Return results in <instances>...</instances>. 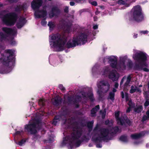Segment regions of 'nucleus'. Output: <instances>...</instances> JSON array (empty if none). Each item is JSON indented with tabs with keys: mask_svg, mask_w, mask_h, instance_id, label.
Segmentation results:
<instances>
[{
	"mask_svg": "<svg viewBox=\"0 0 149 149\" xmlns=\"http://www.w3.org/2000/svg\"><path fill=\"white\" fill-rule=\"evenodd\" d=\"M82 134V130H79L77 127H76L75 129L73 130L70 136H66L63 138L62 142L63 144L65 145L68 143L71 148L73 147L74 144L76 147H79L82 142L81 140L79 139Z\"/></svg>",
	"mask_w": 149,
	"mask_h": 149,
	"instance_id": "obj_1",
	"label": "nucleus"
},
{
	"mask_svg": "<svg viewBox=\"0 0 149 149\" xmlns=\"http://www.w3.org/2000/svg\"><path fill=\"white\" fill-rule=\"evenodd\" d=\"M51 39L55 41H50V44L54 47H58V51H63L64 49V46L66 44L67 40V37L65 33L60 34L57 33L53 34L50 36Z\"/></svg>",
	"mask_w": 149,
	"mask_h": 149,
	"instance_id": "obj_2",
	"label": "nucleus"
},
{
	"mask_svg": "<svg viewBox=\"0 0 149 149\" xmlns=\"http://www.w3.org/2000/svg\"><path fill=\"white\" fill-rule=\"evenodd\" d=\"M87 34L84 33H82L78 36L74 37L72 40H70L67 42L66 47L69 49L74 47L81 43L83 45L84 44L87 42Z\"/></svg>",
	"mask_w": 149,
	"mask_h": 149,
	"instance_id": "obj_3",
	"label": "nucleus"
},
{
	"mask_svg": "<svg viewBox=\"0 0 149 149\" xmlns=\"http://www.w3.org/2000/svg\"><path fill=\"white\" fill-rule=\"evenodd\" d=\"M3 22L7 26H13L16 23L17 19V14L15 12H11L3 15L1 13H0V16Z\"/></svg>",
	"mask_w": 149,
	"mask_h": 149,
	"instance_id": "obj_4",
	"label": "nucleus"
},
{
	"mask_svg": "<svg viewBox=\"0 0 149 149\" xmlns=\"http://www.w3.org/2000/svg\"><path fill=\"white\" fill-rule=\"evenodd\" d=\"M132 17L133 20L139 22L143 20L144 14L142 11L141 6L139 5L134 6L132 9Z\"/></svg>",
	"mask_w": 149,
	"mask_h": 149,
	"instance_id": "obj_5",
	"label": "nucleus"
},
{
	"mask_svg": "<svg viewBox=\"0 0 149 149\" xmlns=\"http://www.w3.org/2000/svg\"><path fill=\"white\" fill-rule=\"evenodd\" d=\"M99 132L100 134L98 135V136L92 138L93 141L95 142H101L102 141L109 140V134L110 132L109 130L107 128H102L100 129Z\"/></svg>",
	"mask_w": 149,
	"mask_h": 149,
	"instance_id": "obj_6",
	"label": "nucleus"
},
{
	"mask_svg": "<svg viewBox=\"0 0 149 149\" xmlns=\"http://www.w3.org/2000/svg\"><path fill=\"white\" fill-rule=\"evenodd\" d=\"M40 121L37 120L36 122H33L32 123L26 125H25V131L31 134H34L37 133V129L40 130L41 126L39 125Z\"/></svg>",
	"mask_w": 149,
	"mask_h": 149,
	"instance_id": "obj_7",
	"label": "nucleus"
},
{
	"mask_svg": "<svg viewBox=\"0 0 149 149\" xmlns=\"http://www.w3.org/2000/svg\"><path fill=\"white\" fill-rule=\"evenodd\" d=\"M14 51L12 49H7L5 51V53L6 54H9V56H3L1 59L2 60V64L4 65L8 66L9 63L12 61L14 57L13 56Z\"/></svg>",
	"mask_w": 149,
	"mask_h": 149,
	"instance_id": "obj_8",
	"label": "nucleus"
},
{
	"mask_svg": "<svg viewBox=\"0 0 149 149\" xmlns=\"http://www.w3.org/2000/svg\"><path fill=\"white\" fill-rule=\"evenodd\" d=\"M119 112L115 113V117L117 122V124L121 126L125 125L126 123L129 126L131 125L132 122L130 120L128 119L127 117L125 118L124 116L119 117Z\"/></svg>",
	"mask_w": 149,
	"mask_h": 149,
	"instance_id": "obj_9",
	"label": "nucleus"
},
{
	"mask_svg": "<svg viewBox=\"0 0 149 149\" xmlns=\"http://www.w3.org/2000/svg\"><path fill=\"white\" fill-rule=\"evenodd\" d=\"M133 58L134 60L140 63H146L147 60V54L145 53L142 52H140L139 53H136L133 56Z\"/></svg>",
	"mask_w": 149,
	"mask_h": 149,
	"instance_id": "obj_10",
	"label": "nucleus"
},
{
	"mask_svg": "<svg viewBox=\"0 0 149 149\" xmlns=\"http://www.w3.org/2000/svg\"><path fill=\"white\" fill-rule=\"evenodd\" d=\"M46 6H44L43 9L37 10L35 11L34 15L36 18H40L46 17L47 14V12L46 8Z\"/></svg>",
	"mask_w": 149,
	"mask_h": 149,
	"instance_id": "obj_11",
	"label": "nucleus"
},
{
	"mask_svg": "<svg viewBox=\"0 0 149 149\" xmlns=\"http://www.w3.org/2000/svg\"><path fill=\"white\" fill-rule=\"evenodd\" d=\"M61 13V10L57 6H54L52 7L51 10L49 13V17L51 18L55 16L58 17Z\"/></svg>",
	"mask_w": 149,
	"mask_h": 149,
	"instance_id": "obj_12",
	"label": "nucleus"
},
{
	"mask_svg": "<svg viewBox=\"0 0 149 149\" xmlns=\"http://www.w3.org/2000/svg\"><path fill=\"white\" fill-rule=\"evenodd\" d=\"M107 59L111 67L113 68L117 69L118 61L117 58L115 56H108Z\"/></svg>",
	"mask_w": 149,
	"mask_h": 149,
	"instance_id": "obj_13",
	"label": "nucleus"
},
{
	"mask_svg": "<svg viewBox=\"0 0 149 149\" xmlns=\"http://www.w3.org/2000/svg\"><path fill=\"white\" fill-rule=\"evenodd\" d=\"M148 65L146 63H140V64H136L134 67V69L136 70H143L146 72H149V69L146 68H143L144 67H147Z\"/></svg>",
	"mask_w": 149,
	"mask_h": 149,
	"instance_id": "obj_14",
	"label": "nucleus"
},
{
	"mask_svg": "<svg viewBox=\"0 0 149 149\" xmlns=\"http://www.w3.org/2000/svg\"><path fill=\"white\" fill-rule=\"evenodd\" d=\"M42 3V0H33L31 3V7L33 10L36 11L39 9Z\"/></svg>",
	"mask_w": 149,
	"mask_h": 149,
	"instance_id": "obj_15",
	"label": "nucleus"
},
{
	"mask_svg": "<svg viewBox=\"0 0 149 149\" xmlns=\"http://www.w3.org/2000/svg\"><path fill=\"white\" fill-rule=\"evenodd\" d=\"M116 73H117V72L115 70H113L110 71L108 75L109 78L111 79L113 81H117L118 77L116 76Z\"/></svg>",
	"mask_w": 149,
	"mask_h": 149,
	"instance_id": "obj_16",
	"label": "nucleus"
},
{
	"mask_svg": "<svg viewBox=\"0 0 149 149\" xmlns=\"http://www.w3.org/2000/svg\"><path fill=\"white\" fill-rule=\"evenodd\" d=\"M2 29V31L8 35L10 36L14 34L15 31L11 28L5 27H3Z\"/></svg>",
	"mask_w": 149,
	"mask_h": 149,
	"instance_id": "obj_17",
	"label": "nucleus"
},
{
	"mask_svg": "<svg viewBox=\"0 0 149 149\" xmlns=\"http://www.w3.org/2000/svg\"><path fill=\"white\" fill-rule=\"evenodd\" d=\"M25 23V18L21 17L19 19L18 21L16 23V26L18 29H21Z\"/></svg>",
	"mask_w": 149,
	"mask_h": 149,
	"instance_id": "obj_18",
	"label": "nucleus"
},
{
	"mask_svg": "<svg viewBox=\"0 0 149 149\" xmlns=\"http://www.w3.org/2000/svg\"><path fill=\"white\" fill-rule=\"evenodd\" d=\"M64 29L65 32L69 33L71 29L72 24L70 22L66 23L63 24Z\"/></svg>",
	"mask_w": 149,
	"mask_h": 149,
	"instance_id": "obj_19",
	"label": "nucleus"
},
{
	"mask_svg": "<svg viewBox=\"0 0 149 149\" xmlns=\"http://www.w3.org/2000/svg\"><path fill=\"white\" fill-rule=\"evenodd\" d=\"M62 101L63 100L61 97L57 96L53 102V104L54 106H58L61 104Z\"/></svg>",
	"mask_w": 149,
	"mask_h": 149,
	"instance_id": "obj_20",
	"label": "nucleus"
},
{
	"mask_svg": "<svg viewBox=\"0 0 149 149\" xmlns=\"http://www.w3.org/2000/svg\"><path fill=\"white\" fill-rule=\"evenodd\" d=\"M109 85L108 82L105 80H102L100 81L97 84V86L98 88H102L103 86H107V89H108V85Z\"/></svg>",
	"mask_w": 149,
	"mask_h": 149,
	"instance_id": "obj_21",
	"label": "nucleus"
},
{
	"mask_svg": "<svg viewBox=\"0 0 149 149\" xmlns=\"http://www.w3.org/2000/svg\"><path fill=\"white\" fill-rule=\"evenodd\" d=\"M142 136V134L140 133L132 134L130 136L131 138L133 139H137L141 138Z\"/></svg>",
	"mask_w": 149,
	"mask_h": 149,
	"instance_id": "obj_22",
	"label": "nucleus"
},
{
	"mask_svg": "<svg viewBox=\"0 0 149 149\" xmlns=\"http://www.w3.org/2000/svg\"><path fill=\"white\" fill-rule=\"evenodd\" d=\"M136 91L138 92H139L141 91L140 89L137 86H135V88H134V86L133 85H132L131 86V89L130 91V92L131 94H132Z\"/></svg>",
	"mask_w": 149,
	"mask_h": 149,
	"instance_id": "obj_23",
	"label": "nucleus"
},
{
	"mask_svg": "<svg viewBox=\"0 0 149 149\" xmlns=\"http://www.w3.org/2000/svg\"><path fill=\"white\" fill-rule=\"evenodd\" d=\"M24 6L23 5L17 6L15 8V11L16 12L20 13L22 10H24Z\"/></svg>",
	"mask_w": 149,
	"mask_h": 149,
	"instance_id": "obj_24",
	"label": "nucleus"
},
{
	"mask_svg": "<svg viewBox=\"0 0 149 149\" xmlns=\"http://www.w3.org/2000/svg\"><path fill=\"white\" fill-rule=\"evenodd\" d=\"M143 110V106L142 105H140L138 107L134 108V111L135 112L139 113H141Z\"/></svg>",
	"mask_w": 149,
	"mask_h": 149,
	"instance_id": "obj_25",
	"label": "nucleus"
},
{
	"mask_svg": "<svg viewBox=\"0 0 149 149\" xmlns=\"http://www.w3.org/2000/svg\"><path fill=\"white\" fill-rule=\"evenodd\" d=\"M119 140L124 142H127L128 141L127 135H121L119 138Z\"/></svg>",
	"mask_w": 149,
	"mask_h": 149,
	"instance_id": "obj_26",
	"label": "nucleus"
},
{
	"mask_svg": "<svg viewBox=\"0 0 149 149\" xmlns=\"http://www.w3.org/2000/svg\"><path fill=\"white\" fill-rule=\"evenodd\" d=\"M119 129L118 126H116L114 127H112L110 130V132L111 134H116L118 131Z\"/></svg>",
	"mask_w": 149,
	"mask_h": 149,
	"instance_id": "obj_27",
	"label": "nucleus"
},
{
	"mask_svg": "<svg viewBox=\"0 0 149 149\" xmlns=\"http://www.w3.org/2000/svg\"><path fill=\"white\" fill-rule=\"evenodd\" d=\"M60 117L59 116H56L54 117L52 122V124L56 125L58 122L60 120Z\"/></svg>",
	"mask_w": 149,
	"mask_h": 149,
	"instance_id": "obj_28",
	"label": "nucleus"
},
{
	"mask_svg": "<svg viewBox=\"0 0 149 149\" xmlns=\"http://www.w3.org/2000/svg\"><path fill=\"white\" fill-rule=\"evenodd\" d=\"M87 96L91 102H93L95 100L93 96V94L92 92H90L88 93Z\"/></svg>",
	"mask_w": 149,
	"mask_h": 149,
	"instance_id": "obj_29",
	"label": "nucleus"
},
{
	"mask_svg": "<svg viewBox=\"0 0 149 149\" xmlns=\"http://www.w3.org/2000/svg\"><path fill=\"white\" fill-rule=\"evenodd\" d=\"M108 89H107V86H103L102 88H100L99 89L100 90H102V91H104L105 93H107L109 89L110 86V85H108Z\"/></svg>",
	"mask_w": 149,
	"mask_h": 149,
	"instance_id": "obj_30",
	"label": "nucleus"
},
{
	"mask_svg": "<svg viewBox=\"0 0 149 149\" xmlns=\"http://www.w3.org/2000/svg\"><path fill=\"white\" fill-rule=\"evenodd\" d=\"M45 101L44 99H40L38 101V104L40 106L43 107L45 105Z\"/></svg>",
	"mask_w": 149,
	"mask_h": 149,
	"instance_id": "obj_31",
	"label": "nucleus"
},
{
	"mask_svg": "<svg viewBox=\"0 0 149 149\" xmlns=\"http://www.w3.org/2000/svg\"><path fill=\"white\" fill-rule=\"evenodd\" d=\"M94 121L93 120L89 121L87 123V126L88 129L92 128Z\"/></svg>",
	"mask_w": 149,
	"mask_h": 149,
	"instance_id": "obj_32",
	"label": "nucleus"
},
{
	"mask_svg": "<svg viewBox=\"0 0 149 149\" xmlns=\"http://www.w3.org/2000/svg\"><path fill=\"white\" fill-rule=\"evenodd\" d=\"M7 36L6 35L4 34L2 32H0V39L1 40H5Z\"/></svg>",
	"mask_w": 149,
	"mask_h": 149,
	"instance_id": "obj_33",
	"label": "nucleus"
},
{
	"mask_svg": "<svg viewBox=\"0 0 149 149\" xmlns=\"http://www.w3.org/2000/svg\"><path fill=\"white\" fill-rule=\"evenodd\" d=\"M115 93L112 92H110L109 93V98L111 100L113 101L114 100Z\"/></svg>",
	"mask_w": 149,
	"mask_h": 149,
	"instance_id": "obj_34",
	"label": "nucleus"
},
{
	"mask_svg": "<svg viewBox=\"0 0 149 149\" xmlns=\"http://www.w3.org/2000/svg\"><path fill=\"white\" fill-rule=\"evenodd\" d=\"M97 93L99 95V99L100 100H101L103 98V95L102 94V91H98Z\"/></svg>",
	"mask_w": 149,
	"mask_h": 149,
	"instance_id": "obj_35",
	"label": "nucleus"
},
{
	"mask_svg": "<svg viewBox=\"0 0 149 149\" xmlns=\"http://www.w3.org/2000/svg\"><path fill=\"white\" fill-rule=\"evenodd\" d=\"M48 25L49 26V29L51 30H53L55 26L54 24L52 22H49L48 23Z\"/></svg>",
	"mask_w": 149,
	"mask_h": 149,
	"instance_id": "obj_36",
	"label": "nucleus"
},
{
	"mask_svg": "<svg viewBox=\"0 0 149 149\" xmlns=\"http://www.w3.org/2000/svg\"><path fill=\"white\" fill-rule=\"evenodd\" d=\"M119 66L120 69L124 70L126 68V65L125 63H120Z\"/></svg>",
	"mask_w": 149,
	"mask_h": 149,
	"instance_id": "obj_37",
	"label": "nucleus"
},
{
	"mask_svg": "<svg viewBox=\"0 0 149 149\" xmlns=\"http://www.w3.org/2000/svg\"><path fill=\"white\" fill-rule=\"evenodd\" d=\"M110 71L109 68L107 67L104 69L103 73L104 74H108Z\"/></svg>",
	"mask_w": 149,
	"mask_h": 149,
	"instance_id": "obj_38",
	"label": "nucleus"
},
{
	"mask_svg": "<svg viewBox=\"0 0 149 149\" xmlns=\"http://www.w3.org/2000/svg\"><path fill=\"white\" fill-rule=\"evenodd\" d=\"M81 140L82 142L85 141H86L88 142L89 140V139L87 138L86 136L84 135L83 136L81 139Z\"/></svg>",
	"mask_w": 149,
	"mask_h": 149,
	"instance_id": "obj_39",
	"label": "nucleus"
},
{
	"mask_svg": "<svg viewBox=\"0 0 149 149\" xmlns=\"http://www.w3.org/2000/svg\"><path fill=\"white\" fill-rule=\"evenodd\" d=\"M128 105L129 107L131 108H133L135 106V104L134 103H133L132 102V101L131 100L129 101Z\"/></svg>",
	"mask_w": 149,
	"mask_h": 149,
	"instance_id": "obj_40",
	"label": "nucleus"
},
{
	"mask_svg": "<svg viewBox=\"0 0 149 149\" xmlns=\"http://www.w3.org/2000/svg\"><path fill=\"white\" fill-rule=\"evenodd\" d=\"M26 139H23L18 142V144L20 146H22L23 144L24 143L26 142Z\"/></svg>",
	"mask_w": 149,
	"mask_h": 149,
	"instance_id": "obj_41",
	"label": "nucleus"
},
{
	"mask_svg": "<svg viewBox=\"0 0 149 149\" xmlns=\"http://www.w3.org/2000/svg\"><path fill=\"white\" fill-rule=\"evenodd\" d=\"M59 88L63 92H64L65 90V88L62 84H60L58 85Z\"/></svg>",
	"mask_w": 149,
	"mask_h": 149,
	"instance_id": "obj_42",
	"label": "nucleus"
},
{
	"mask_svg": "<svg viewBox=\"0 0 149 149\" xmlns=\"http://www.w3.org/2000/svg\"><path fill=\"white\" fill-rule=\"evenodd\" d=\"M149 105V99L148 98H146V101L144 104V106L145 107H147Z\"/></svg>",
	"mask_w": 149,
	"mask_h": 149,
	"instance_id": "obj_43",
	"label": "nucleus"
},
{
	"mask_svg": "<svg viewBox=\"0 0 149 149\" xmlns=\"http://www.w3.org/2000/svg\"><path fill=\"white\" fill-rule=\"evenodd\" d=\"M97 111V109H95L94 108H92L91 110V114L93 115L92 116H94L93 115L95 114Z\"/></svg>",
	"mask_w": 149,
	"mask_h": 149,
	"instance_id": "obj_44",
	"label": "nucleus"
},
{
	"mask_svg": "<svg viewBox=\"0 0 149 149\" xmlns=\"http://www.w3.org/2000/svg\"><path fill=\"white\" fill-rule=\"evenodd\" d=\"M88 2L91 3V5L95 6H96L97 5V3L96 1H93L91 2L90 0H88Z\"/></svg>",
	"mask_w": 149,
	"mask_h": 149,
	"instance_id": "obj_45",
	"label": "nucleus"
},
{
	"mask_svg": "<svg viewBox=\"0 0 149 149\" xmlns=\"http://www.w3.org/2000/svg\"><path fill=\"white\" fill-rule=\"evenodd\" d=\"M125 1L123 0H119L117 2V3L118 5H123L124 4V2Z\"/></svg>",
	"mask_w": 149,
	"mask_h": 149,
	"instance_id": "obj_46",
	"label": "nucleus"
},
{
	"mask_svg": "<svg viewBox=\"0 0 149 149\" xmlns=\"http://www.w3.org/2000/svg\"><path fill=\"white\" fill-rule=\"evenodd\" d=\"M76 99L78 100V101L81 102L82 100L81 97L80 95H78L76 97Z\"/></svg>",
	"mask_w": 149,
	"mask_h": 149,
	"instance_id": "obj_47",
	"label": "nucleus"
},
{
	"mask_svg": "<svg viewBox=\"0 0 149 149\" xmlns=\"http://www.w3.org/2000/svg\"><path fill=\"white\" fill-rule=\"evenodd\" d=\"M127 65L128 67L130 68H131L133 66V63L131 61L128 62Z\"/></svg>",
	"mask_w": 149,
	"mask_h": 149,
	"instance_id": "obj_48",
	"label": "nucleus"
},
{
	"mask_svg": "<svg viewBox=\"0 0 149 149\" xmlns=\"http://www.w3.org/2000/svg\"><path fill=\"white\" fill-rule=\"evenodd\" d=\"M47 22L45 21V19L42 20L41 22V24L43 26H45L46 25Z\"/></svg>",
	"mask_w": 149,
	"mask_h": 149,
	"instance_id": "obj_49",
	"label": "nucleus"
},
{
	"mask_svg": "<svg viewBox=\"0 0 149 149\" xmlns=\"http://www.w3.org/2000/svg\"><path fill=\"white\" fill-rule=\"evenodd\" d=\"M73 97L72 96H68L67 98V100L69 103H71L72 101Z\"/></svg>",
	"mask_w": 149,
	"mask_h": 149,
	"instance_id": "obj_50",
	"label": "nucleus"
},
{
	"mask_svg": "<svg viewBox=\"0 0 149 149\" xmlns=\"http://www.w3.org/2000/svg\"><path fill=\"white\" fill-rule=\"evenodd\" d=\"M125 100L126 102H127L129 101L128 94L127 93H125Z\"/></svg>",
	"mask_w": 149,
	"mask_h": 149,
	"instance_id": "obj_51",
	"label": "nucleus"
},
{
	"mask_svg": "<svg viewBox=\"0 0 149 149\" xmlns=\"http://www.w3.org/2000/svg\"><path fill=\"white\" fill-rule=\"evenodd\" d=\"M10 3H16L18 1V0H8Z\"/></svg>",
	"mask_w": 149,
	"mask_h": 149,
	"instance_id": "obj_52",
	"label": "nucleus"
},
{
	"mask_svg": "<svg viewBox=\"0 0 149 149\" xmlns=\"http://www.w3.org/2000/svg\"><path fill=\"white\" fill-rule=\"evenodd\" d=\"M148 118V117L147 116L144 115L142 117V120L143 121H145L147 120Z\"/></svg>",
	"mask_w": 149,
	"mask_h": 149,
	"instance_id": "obj_53",
	"label": "nucleus"
},
{
	"mask_svg": "<svg viewBox=\"0 0 149 149\" xmlns=\"http://www.w3.org/2000/svg\"><path fill=\"white\" fill-rule=\"evenodd\" d=\"M68 7L66 6L65 7L64 9V12L66 13H68L69 12Z\"/></svg>",
	"mask_w": 149,
	"mask_h": 149,
	"instance_id": "obj_54",
	"label": "nucleus"
},
{
	"mask_svg": "<svg viewBox=\"0 0 149 149\" xmlns=\"http://www.w3.org/2000/svg\"><path fill=\"white\" fill-rule=\"evenodd\" d=\"M125 59L123 57L120 58V63H125Z\"/></svg>",
	"mask_w": 149,
	"mask_h": 149,
	"instance_id": "obj_55",
	"label": "nucleus"
},
{
	"mask_svg": "<svg viewBox=\"0 0 149 149\" xmlns=\"http://www.w3.org/2000/svg\"><path fill=\"white\" fill-rule=\"evenodd\" d=\"M125 76H124L123 78L121 79V81L120 82V86H121L122 85L123 83V82L124 81V79H125Z\"/></svg>",
	"mask_w": 149,
	"mask_h": 149,
	"instance_id": "obj_56",
	"label": "nucleus"
},
{
	"mask_svg": "<svg viewBox=\"0 0 149 149\" xmlns=\"http://www.w3.org/2000/svg\"><path fill=\"white\" fill-rule=\"evenodd\" d=\"M106 115V111H104L102 114V118L103 119H104L105 118Z\"/></svg>",
	"mask_w": 149,
	"mask_h": 149,
	"instance_id": "obj_57",
	"label": "nucleus"
},
{
	"mask_svg": "<svg viewBox=\"0 0 149 149\" xmlns=\"http://www.w3.org/2000/svg\"><path fill=\"white\" fill-rule=\"evenodd\" d=\"M130 81L126 80V82L124 84V86H128L130 83Z\"/></svg>",
	"mask_w": 149,
	"mask_h": 149,
	"instance_id": "obj_58",
	"label": "nucleus"
},
{
	"mask_svg": "<svg viewBox=\"0 0 149 149\" xmlns=\"http://www.w3.org/2000/svg\"><path fill=\"white\" fill-rule=\"evenodd\" d=\"M132 78V77L130 75H128L127 77V80L130 81L131 80V79Z\"/></svg>",
	"mask_w": 149,
	"mask_h": 149,
	"instance_id": "obj_59",
	"label": "nucleus"
},
{
	"mask_svg": "<svg viewBox=\"0 0 149 149\" xmlns=\"http://www.w3.org/2000/svg\"><path fill=\"white\" fill-rule=\"evenodd\" d=\"M124 3V4H123V5H124L126 7H128L130 6V4L129 3H127L125 1Z\"/></svg>",
	"mask_w": 149,
	"mask_h": 149,
	"instance_id": "obj_60",
	"label": "nucleus"
},
{
	"mask_svg": "<svg viewBox=\"0 0 149 149\" xmlns=\"http://www.w3.org/2000/svg\"><path fill=\"white\" fill-rule=\"evenodd\" d=\"M73 102L74 104H75L79 103V102L78 101V100H77L76 99H74V100L73 101Z\"/></svg>",
	"mask_w": 149,
	"mask_h": 149,
	"instance_id": "obj_61",
	"label": "nucleus"
},
{
	"mask_svg": "<svg viewBox=\"0 0 149 149\" xmlns=\"http://www.w3.org/2000/svg\"><path fill=\"white\" fill-rule=\"evenodd\" d=\"M132 108L130 107H129L126 110V112L127 113H130L131 111V109Z\"/></svg>",
	"mask_w": 149,
	"mask_h": 149,
	"instance_id": "obj_62",
	"label": "nucleus"
},
{
	"mask_svg": "<svg viewBox=\"0 0 149 149\" xmlns=\"http://www.w3.org/2000/svg\"><path fill=\"white\" fill-rule=\"evenodd\" d=\"M95 109H97V111L100 109V106L99 105H96L95 107L94 108Z\"/></svg>",
	"mask_w": 149,
	"mask_h": 149,
	"instance_id": "obj_63",
	"label": "nucleus"
},
{
	"mask_svg": "<svg viewBox=\"0 0 149 149\" xmlns=\"http://www.w3.org/2000/svg\"><path fill=\"white\" fill-rule=\"evenodd\" d=\"M70 4L71 6H73L75 5V3L74 2L70 1Z\"/></svg>",
	"mask_w": 149,
	"mask_h": 149,
	"instance_id": "obj_64",
	"label": "nucleus"
}]
</instances>
